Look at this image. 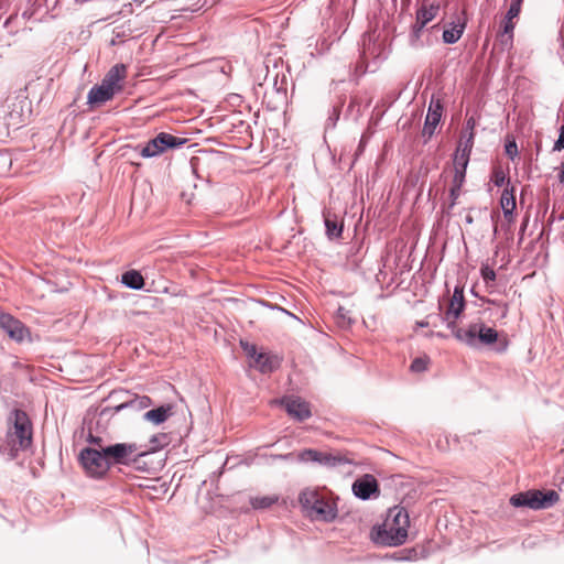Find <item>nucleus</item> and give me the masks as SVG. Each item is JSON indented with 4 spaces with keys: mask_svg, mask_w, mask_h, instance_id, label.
<instances>
[{
    "mask_svg": "<svg viewBox=\"0 0 564 564\" xmlns=\"http://www.w3.org/2000/svg\"><path fill=\"white\" fill-rule=\"evenodd\" d=\"M465 306L464 289L457 285L449 296L442 317L447 328L452 330V335L462 344L474 349L494 345V327L487 326L479 317L471 319L467 325H457Z\"/></svg>",
    "mask_w": 564,
    "mask_h": 564,
    "instance_id": "nucleus-1",
    "label": "nucleus"
},
{
    "mask_svg": "<svg viewBox=\"0 0 564 564\" xmlns=\"http://www.w3.org/2000/svg\"><path fill=\"white\" fill-rule=\"evenodd\" d=\"M409 524V514L404 508H391L383 523L372 529L371 539L383 546L402 545L408 538Z\"/></svg>",
    "mask_w": 564,
    "mask_h": 564,
    "instance_id": "nucleus-2",
    "label": "nucleus"
},
{
    "mask_svg": "<svg viewBox=\"0 0 564 564\" xmlns=\"http://www.w3.org/2000/svg\"><path fill=\"white\" fill-rule=\"evenodd\" d=\"M299 502L306 514L316 521L333 522L338 514L336 503L322 496L316 489L305 488L299 495Z\"/></svg>",
    "mask_w": 564,
    "mask_h": 564,
    "instance_id": "nucleus-3",
    "label": "nucleus"
},
{
    "mask_svg": "<svg viewBox=\"0 0 564 564\" xmlns=\"http://www.w3.org/2000/svg\"><path fill=\"white\" fill-rule=\"evenodd\" d=\"M101 452L106 455L109 468L115 466H131L147 454L140 452L135 443H115L102 445Z\"/></svg>",
    "mask_w": 564,
    "mask_h": 564,
    "instance_id": "nucleus-4",
    "label": "nucleus"
},
{
    "mask_svg": "<svg viewBox=\"0 0 564 564\" xmlns=\"http://www.w3.org/2000/svg\"><path fill=\"white\" fill-rule=\"evenodd\" d=\"M361 64L358 65L364 73L375 72L376 67L388 57L384 42L375 36V34H365L362 36V47L360 51Z\"/></svg>",
    "mask_w": 564,
    "mask_h": 564,
    "instance_id": "nucleus-5",
    "label": "nucleus"
},
{
    "mask_svg": "<svg viewBox=\"0 0 564 564\" xmlns=\"http://www.w3.org/2000/svg\"><path fill=\"white\" fill-rule=\"evenodd\" d=\"M560 499L555 490H547L545 492L540 490H528L513 495L510 498V503L517 508L527 507L532 510H542L553 507Z\"/></svg>",
    "mask_w": 564,
    "mask_h": 564,
    "instance_id": "nucleus-6",
    "label": "nucleus"
},
{
    "mask_svg": "<svg viewBox=\"0 0 564 564\" xmlns=\"http://www.w3.org/2000/svg\"><path fill=\"white\" fill-rule=\"evenodd\" d=\"M187 139L175 137L167 132H160L150 139L143 147H138L139 154L144 159L155 158L167 150L181 149Z\"/></svg>",
    "mask_w": 564,
    "mask_h": 564,
    "instance_id": "nucleus-7",
    "label": "nucleus"
},
{
    "mask_svg": "<svg viewBox=\"0 0 564 564\" xmlns=\"http://www.w3.org/2000/svg\"><path fill=\"white\" fill-rule=\"evenodd\" d=\"M101 449L102 445H99V447H85L79 453V462L91 478L101 479L110 470Z\"/></svg>",
    "mask_w": 564,
    "mask_h": 564,
    "instance_id": "nucleus-8",
    "label": "nucleus"
},
{
    "mask_svg": "<svg viewBox=\"0 0 564 564\" xmlns=\"http://www.w3.org/2000/svg\"><path fill=\"white\" fill-rule=\"evenodd\" d=\"M300 463H315L326 468H336L341 465L351 464V460L343 455H334L332 453L321 452L314 448H306L297 454Z\"/></svg>",
    "mask_w": 564,
    "mask_h": 564,
    "instance_id": "nucleus-9",
    "label": "nucleus"
},
{
    "mask_svg": "<svg viewBox=\"0 0 564 564\" xmlns=\"http://www.w3.org/2000/svg\"><path fill=\"white\" fill-rule=\"evenodd\" d=\"M13 442L19 443L21 449H26L32 444V423L28 414L22 410L13 411Z\"/></svg>",
    "mask_w": 564,
    "mask_h": 564,
    "instance_id": "nucleus-10",
    "label": "nucleus"
},
{
    "mask_svg": "<svg viewBox=\"0 0 564 564\" xmlns=\"http://www.w3.org/2000/svg\"><path fill=\"white\" fill-rule=\"evenodd\" d=\"M523 0H510L509 8L506 12V15L501 22L502 33H501V45L503 48H509L512 45L513 40V29L516 23L514 19L518 18Z\"/></svg>",
    "mask_w": 564,
    "mask_h": 564,
    "instance_id": "nucleus-11",
    "label": "nucleus"
},
{
    "mask_svg": "<svg viewBox=\"0 0 564 564\" xmlns=\"http://www.w3.org/2000/svg\"><path fill=\"white\" fill-rule=\"evenodd\" d=\"M0 329L17 343H22L30 335L28 327L21 321L3 311H0Z\"/></svg>",
    "mask_w": 564,
    "mask_h": 564,
    "instance_id": "nucleus-12",
    "label": "nucleus"
},
{
    "mask_svg": "<svg viewBox=\"0 0 564 564\" xmlns=\"http://www.w3.org/2000/svg\"><path fill=\"white\" fill-rule=\"evenodd\" d=\"M352 492L357 498L368 500L378 492V481L375 476L366 474L354 481Z\"/></svg>",
    "mask_w": 564,
    "mask_h": 564,
    "instance_id": "nucleus-13",
    "label": "nucleus"
},
{
    "mask_svg": "<svg viewBox=\"0 0 564 564\" xmlns=\"http://www.w3.org/2000/svg\"><path fill=\"white\" fill-rule=\"evenodd\" d=\"M442 112L443 105L441 100L432 99L425 117L423 135H426L430 139L435 133V129L442 119Z\"/></svg>",
    "mask_w": 564,
    "mask_h": 564,
    "instance_id": "nucleus-14",
    "label": "nucleus"
},
{
    "mask_svg": "<svg viewBox=\"0 0 564 564\" xmlns=\"http://www.w3.org/2000/svg\"><path fill=\"white\" fill-rule=\"evenodd\" d=\"M285 411L296 421L303 422L311 417L310 403L301 398H290L283 401Z\"/></svg>",
    "mask_w": 564,
    "mask_h": 564,
    "instance_id": "nucleus-15",
    "label": "nucleus"
},
{
    "mask_svg": "<svg viewBox=\"0 0 564 564\" xmlns=\"http://www.w3.org/2000/svg\"><path fill=\"white\" fill-rule=\"evenodd\" d=\"M473 148V134H470L465 141H460L453 156L454 169L466 170L469 155Z\"/></svg>",
    "mask_w": 564,
    "mask_h": 564,
    "instance_id": "nucleus-16",
    "label": "nucleus"
},
{
    "mask_svg": "<svg viewBox=\"0 0 564 564\" xmlns=\"http://www.w3.org/2000/svg\"><path fill=\"white\" fill-rule=\"evenodd\" d=\"M127 67L124 64H116L105 75L101 84L117 93L121 90L120 82L126 77Z\"/></svg>",
    "mask_w": 564,
    "mask_h": 564,
    "instance_id": "nucleus-17",
    "label": "nucleus"
},
{
    "mask_svg": "<svg viewBox=\"0 0 564 564\" xmlns=\"http://www.w3.org/2000/svg\"><path fill=\"white\" fill-rule=\"evenodd\" d=\"M437 29V25H433L431 29L421 28L413 24L409 34V45L414 50H420L426 45H430L429 33Z\"/></svg>",
    "mask_w": 564,
    "mask_h": 564,
    "instance_id": "nucleus-18",
    "label": "nucleus"
},
{
    "mask_svg": "<svg viewBox=\"0 0 564 564\" xmlns=\"http://www.w3.org/2000/svg\"><path fill=\"white\" fill-rule=\"evenodd\" d=\"M465 21L462 18H456L455 21L449 22L443 30V42L446 44L456 43L464 33Z\"/></svg>",
    "mask_w": 564,
    "mask_h": 564,
    "instance_id": "nucleus-19",
    "label": "nucleus"
},
{
    "mask_svg": "<svg viewBox=\"0 0 564 564\" xmlns=\"http://www.w3.org/2000/svg\"><path fill=\"white\" fill-rule=\"evenodd\" d=\"M115 94L116 93L112 91L111 88H108L102 84L95 85L88 91L87 102L91 106L101 105L112 99Z\"/></svg>",
    "mask_w": 564,
    "mask_h": 564,
    "instance_id": "nucleus-20",
    "label": "nucleus"
},
{
    "mask_svg": "<svg viewBox=\"0 0 564 564\" xmlns=\"http://www.w3.org/2000/svg\"><path fill=\"white\" fill-rule=\"evenodd\" d=\"M152 403L151 399L147 395H134L130 398L129 400L113 406V410L116 413L124 410V409H131L134 411L143 410L148 406H150Z\"/></svg>",
    "mask_w": 564,
    "mask_h": 564,
    "instance_id": "nucleus-21",
    "label": "nucleus"
},
{
    "mask_svg": "<svg viewBox=\"0 0 564 564\" xmlns=\"http://www.w3.org/2000/svg\"><path fill=\"white\" fill-rule=\"evenodd\" d=\"M440 6L438 4H430L422 6L416 10L415 23L421 28H425L429 22H431L438 14Z\"/></svg>",
    "mask_w": 564,
    "mask_h": 564,
    "instance_id": "nucleus-22",
    "label": "nucleus"
},
{
    "mask_svg": "<svg viewBox=\"0 0 564 564\" xmlns=\"http://www.w3.org/2000/svg\"><path fill=\"white\" fill-rule=\"evenodd\" d=\"M172 414L171 405H161L155 409L149 410L143 414V420L151 422L155 425L164 423Z\"/></svg>",
    "mask_w": 564,
    "mask_h": 564,
    "instance_id": "nucleus-23",
    "label": "nucleus"
},
{
    "mask_svg": "<svg viewBox=\"0 0 564 564\" xmlns=\"http://www.w3.org/2000/svg\"><path fill=\"white\" fill-rule=\"evenodd\" d=\"M500 206L503 210L505 217L510 221L512 219L513 210L516 209L514 188L506 187L500 196Z\"/></svg>",
    "mask_w": 564,
    "mask_h": 564,
    "instance_id": "nucleus-24",
    "label": "nucleus"
},
{
    "mask_svg": "<svg viewBox=\"0 0 564 564\" xmlns=\"http://www.w3.org/2000/svg\"><path fill=\"white\" fill-rule=\"evenodd\" d=\"M256 366L262 373H268L274 371L279 365V358L273 355H269L265 352H259L256 357Z\"/></svg>",
    "mask_w": 564,
    "mask_h": 564,
    "instance_id": "nucleus-25",
    "label": "nucleus"
},
{
    "mask_svg": "<svg viewBox=\"0 0 564 564\" xmlns=\"http://www.w3.org/2000/svg\"><path fill=\"white\" fill-rule=\"evenodd\" d=\"M121 283L131 290H142L144 286V279L138 270H128L121 275Z\"/></svg>",
    "mask_w": 564,
    "mask_h": 564,
    "instance_id": "nucleus-26",
    "label": "nucleus"
},
{
    "mask_svg": "<svg viewBox=\"0 0 564 564\" xmlns=\"http://www.w3.org/2000/svg\"><path fill=\"white\" fill-rule=\"evenodd\" d=\"M324 223L326 235L329 239H337L341 237L343 225L339 224L336 218H330L328 215H324Z\"/></svg>",
    "mask_w": 564,
    "mask_h": 564,
    "instance_id": "nucleus-27",
    "label": "nucleus"
},
{
    "mask_svg": "<svg viewBox=\"0 0 564 564\" xmlns=\"http://www.w3.org/2000/svg\"><path fill=\"white\" fill-rule=\"evenodd\" d=\"M278 501L276 496H263L250 498V505L253 509H268Z\"/></svg>",
    "mask_w": 564,
    "mask_h": 564,
    "instance_id": "nucleus-28",
    "label": "nucleus"
},
{
    "mask_svg": "<svg viewBox=\"0 0 564 564\" xmlns=\"http://www.w3.org/2000/svg\"><path fill=\"white\" fill-rule=\"evenodd\" d=\"M429 360L426 358H415L410 366L411 371L413 372H423L427 369Z\"/></svg>",
    "mask_w": 564,
    "mask_h": 564,
    "instance_id": "nucleus-29",
    "label": "nucleus"
},
{
    "mask_svg": "<svg viewBox=\"0 0 564 564\" xmlns=\"http://www.w3.org/2000/svg\"><path fill=\"white\" fill-rule=\"evenodd\" d=\"M340 116V109L336 106L333 107L332 112L329 113L326 120V129H333L336 127V123Z\"/></svg>",
    "mask_w": 564,
    "mask_h": 564,
    "instance_id": "nucleus-30",
    "label": "nucleus"
},
{
    "mask_svg": "<svg viewBox=\"0 0 564 564\" xmlns=\"http://www.w3.org/2000/svg\"><path fill=\"white\" fill-rule=\"evenodd\" d=\"M509 344L508 336L503 333L496 332V351H503Z\"/></svg>",
    "mask_w": 564,
    "mask_h": 564,
    "instance_id": "nucleus-31",
    "label": "nucleus"
},
{
    "mask_svg": "<svg viewBox=\"0 0 564 564\" xmlns=\"http://www.w3.org/2000/svg\"><path fill=\"white\" fill-rule=\"evenodd\" d=\"M505 151L508 158L511 160H514V158L518 156V147L513 138L506 142Z\"/></svg>",
    "mask_w": 564,
    "mask_h": 564,
    "instance_id": "nucleus-32",
    "label": "nucleus"
},
{
    "mask_svg": "<svg viewBox=\"0 0 564 564\" xmlns=\"http://www.w3.org/2000/svg\"><path fill=\"white\" fill-rule=\"evenodd\" d=\"M481 276L487 286H491L490 283L494 282V268L489 264H485L481 268Z\"/></svg>",
    "mask_w": 564,
    "mask_h": 564,
    "instance_id": "nucleus-33",
    "label": "nucleus"
},
{
    "mask_svg": "<svg viewBox=\"0 0 564 564\" xmlns=\"http://www.w3.org/2000/svg\"><path fill=\"white\" fill-rule=\"evenodd\" d=\"M466 170L454 169L453 184L456 186H463L465 182Z\"/></svg>",
    "mask_w": 564,
    "mask_h": 564,
    "instance_id": "nucleus-34",
    "label": "nucleus"
},
{
    "mask_svg": "<svg viewBox=\"0 0 564 564\" xmlns=\"http://www.w3.org/2000/svg\"><path fill=\"white\" fill-rule=\"evenodd\" d=\"M151 444H153L152 449L161 448L166 443V435H153L150 440Z\"/></svg>",
    "mask_w": 564,
    "mask_h": 564,
    "instance_id": "nucleus-35",
    "label": "nucleus"
},
{
    "mask_svg": "<svg viewBox=\"0 0 564 564\" xmlns=\"http://www.w3.org/2000/svg\"><path fill=\"white\" fill-rule=\"evenodd\" d=\"M460 188H462L460 186L452 185V187L449 189V197H451L449 208H452L456 204V199L459 196Z\"/></svg>",
    "mask_w": 564,
    "mask_h": 564,
    "instance_id": "nucleus-36",
    "label": "nucleus"
},
{
    "mask_svg": "<svg viewBox=\"0 0 564 564\" xmlns=\"http://www.w3.org/2000/svg\"><path fill=\"white\" fill-rule=\"evenodd\" d=\"M555 150L564 149V124L560 129V135L554 145Z\"/></svg>",
    "mask_w": 564,
    "mask_h": 564,
    "instance_id": "nucleus-37",
    "label": "nucleus"
},
{
    "mask_svg": "<svg viewBox=\"0 0 564 564\" xmlns=\"http://www.w3.org/2000/svg\"><path fill=\"white\" fill-rule=\"evenodd\" d=\"M367 138L365 135L361 137L360 141H359V144H358V148H357V151L355 153V156L356 159L364 152L365 150V147L367 144Z\"/></svg>",
    "mask_w": 564,
    "mask_h": 564,
    "instance_id": "nucleus-38",
    "label": "nucleus"
},
{
    "mask_svg": "<svg viewBox=\"0 0 564 564\" xmlns=\"http://www.w3.org/2000/svg\"><path fill=\"white\" fill-rule=\"evenodd\" d=\"M87 441H88L90 444L96 445V447H99V445H102V438H101V437H99V436H95V435H93L91 433H89V434H88Z\"/></svg>",
    "mask_w": 564,
    "mask_h": 564,
    "instance_id": "nucleus-39",
    "label": "nucleus"
},
{
    "mask_svg": "<svg viewBox=\"0 0 564 564\" xmlns=\"http://www.w3.org/2000/svg\"><path fill=\"white\" fill-rule=\"evenodd\" d=\"M293 457H294L293 453L278 454V455L273 456V458L282 459V460H292Z\"/></svg>",
    "mask_w": 564,
    "mask_h": 564,
    "instance_id": "nucleus-40",
    "label": "nucleus"
},
{
    "mask_svg": "<svg viewBox=\"0 0 564 564\" xmlns=\"http://www.w3.org/2000/svg\"><path fill=\"white\" fill-rule=\"evenodd\" d=\"M245 349H246V351L248 352V355H249L250 357H252V358L256 360V357H257V355L259 354V352L257 351L256 346H250V348L246 347Z\"/></svg>",
    "mask_w": 564,
    "mask_h": 564,
    "instance_id": "nucleus-41",
    "label": "nucleus"
},
{
    "mask_svg": "<svg viewBox=\"0 0 564 564\" xmlns=\"http://www.w3.org/2000/svg\"><path fill=\"white\" fill-rule=\"evenodd\" d=\"M495 177H496V186H500V184L505 181V176L501 172L496 171Z\"/></svg>",
    "mask_w": 564,
    "mask_h": 564,
    "instance_id": "nucleus-42",
    "label": "nucleus"
},
{
    "mask_svg": "<svg viewBox=\"0 0 564 564\" xmlns=\"http://www.w3.org/2000/svg\"><path fill=\"white\" fill-rule=\"evenodd\" d=\"M337 317L338 319H343L341 325L345 324V321H346V315H345V310L343 307H339L338 311H337Z\"/></svg>",
    "mask_w": 564,
    "mask_h": 564,
    "instance_id": "nucleus-43",
    "label": "nucleus"
},
{
    "mask_svg": "<svg viewBox=\"0 0 564 564\" xmlns=\"http://www.w3.org/2000/svg\"><path fill=\"white\" fill-rule=\"evenodd\" d=\"M491 183H494V169L491 170V172L488 175V186H490Z\"/></svg>",
    "mask_w": 564,
    "mask_h": 564,
    "instance_id": "nucleus-44",
    "label": "nucleus"
},
{
    "mask_svg": "<svg viewBox=\"0 0 564 564\" xmlns=\"http://www.w3.org/2000/svg\"><path fill=\"white\" fill-rule=\"evenodd\" d=\"M477 288H478V285H476V286H474V288L471 289V293H473L475 296H479V294H478V292H477Z\"/></svg>",
    "mask_w": 564,
    "mask_h": 564,
    "instance_id": "nucleus-45",
    "label": "nucleus"
},
{
    "mask_svg": "<svg viewBox=\"0 0 564 564\" xmlns=\"http://www.w3.org/2000/svg\"><path fill=\"white\" fill-rule=\"evenodd\" d=\"M494 57V47L488 52V59L490 61Z\"/></svg>",
    "mask_w": 564,
    "mask_h": 564,
    "instance_id": "nucleus-46",
    "label": "nucleus"
},
{
    "mask_svg": "<svg viewBox=\"0 0 564 564\" xmlns=\"http://www.w3.org/2000/svg\"><path fill=\"white\" fill-rule=\"evenodd\" d=\"M490 219L494 221V210L490 213Z\"/></svg>",
    "mask_w": 564,
    "mask_h": 564,
    "instance_id": "nucleus-47",
    "label": "nucleus"
}]
</instances>
